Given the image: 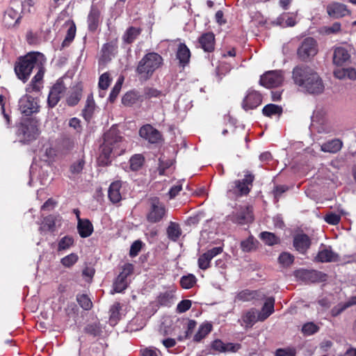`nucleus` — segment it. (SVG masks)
Here are the masks:
<instances>
[{
	"label": "nucleus",
	"mask_w": 356,
	"mask_h": 356,
	"mask_svg": "<svg viewBox=\"0 0 356 356\" xmlns=\"http://www.w3.org/2000/svg\"><path fill=\"white\" fill-rule=\"evenodd\" d=\"M45 61L46 59L42 54L30 52L24 56L19 57L15 63V72L17 78L24 83L27 81L34 68L38 70L37 74L26 88L27 92L40 90L44 73V64Z\"/></svg>",
	"instance_id": "1"
},
{
	"label": "nucleus",
	"mask_w": 356,
	"mask_h": 356,
	"mask_svg": "<svg viewBox=\"0 0 356 356\" xmlns=\"http://www.w3.org/2000/svg\"><path fill=\"white\" fill-rule=\"evenodd\" d=\"M292 79L300 90L310 94H320L324 85L318 73L307 65H300L292 71Z\"/></svg>",
	"instance_id": "2"
},
{
	"label": "nucleus",
	"mask_w": 356,
	"mask_h": 356,
	"mask_svg": "<svg viewBox=\"0 0 356 356\" xmlns=\"http://www.w3.org/2000/svg\"><path fill=\"white\" fill-rule=\"evenodd\" d=\"M127 148V142L115 129H111L104 134V143L100 147L98 163L100 165H108L111 158L120 156Z\"/></svg>",
	"instance_id": "3"
},
{
	"label": "nucleus",
	"mask_w": 356,
	"mask_h": 356,
	"mask_svg": "<svg viewBox=\"0 0 356 356\" xmlns=\"http://www.w3.org/2000/svg\"><path fill=\"white\" fill-rule=\"evenodd\" d=\"M163 59L155 52L146 54L138 62L136 72L141 81L149 79L154 72L163 65Z\"/></svg>",
	"instance_id": "4"
},
{
	"label": "nucleus",
	"mask_w": 356,
	"mask_h": 356,
	"mask_svg": "<svg viewBox=\"0 0 356 356\" xmlns=\"http://www.w3.org/2000/svg\"><path fill=\"white\" fill-rule=\"evenodd\" d=\"M243 179L235 180L228 185L227 195L229 199H236L247 195L251 191L254 180V175L246 170Z\"/></svg>",
	"instance_id": "5"
},
{
	"label": "nucleus",
	"mask_w": 356,
	"mask_h": 356,
	"mask_svg": "<svg viewBox=\"0 0 356 356\" xmlns=\"http://www.w3.org/2000/svg\"><path fill=\"white\" fill-rule=\"evenodd\" d=\"M40 134L37 121L26 119L17 126V136L20 143L29 144L36 140Z\"/></svg>",
	"instance_id": "6"
},
{
	"label": "nucleus",
	"mask_w": 356,
	"mask_h": 356,
	"mask_svg": "<svg viewBox=\"0 0 356 356\" xmlns=\"http://www.w3.org/2000/svg\"><path fill=\"white\" fill-rule=\"evenodd\" d=\"M23 11V1L21 0L10 1L8 8L5 10L3 24L7 28L14 27L21 19Z\"/></svg>",
	"instance_id": "7"
},
{
	"label": "nucleus",
	"mask_w": 356,
	"mask_h": 356,
	"mask_svg": "<svg viewBox=\"0 0 356 356\" xmlns=\"http://www.w3.org/2000/svg\"><path fill=\"white\" fill-rule=\"evenodd\" d=\"M318 53V44L313 38H307L298 49V56L302 60H307Z\"/></svg>",
	"instance_id": "8"
},
{
	"label": "nucleus",
	"mask_w": 356,
	"mask_h": 356,
	"mask_svg": "<svg viewBox=\"0 0 356 356\" xmlns=\"http://www.w3.org/2000/svg\"><path fill=\"white\" fill-rule=\"evenodd\" d=\"M165 214V205L158 197L150 199V208L147 215V220L152 223L158 222L162 220Z\"/></svg>",
	"instance_id": "9"
},
{
	"label": "nucleus",
	"mask_w": 356,
	"mask_h": 356,
	"mask_svg": "<svg viewBox=\"0 0 356 356\" xmlns=\"http://www.w3.org/2000/svg\"><path fill=\"white\" fill-rule=\"evenodd\" d=\"M284 81L283 72L280 70H272L261 76L259 83L261 86L270 88L280 86Z\"/></svg>",
	"instance_id": "10"
},
{
	"label": "nucleus",
	"mask_w": 356,
	"mask_h": 356,
	"mask_svg": "<svg viewBox=\"0 0 356 356\" xmlns=\"http://www.w3.org/2000/svg\"><path fill=\"white\" fill-rule=\"evenodd\" d=\"M18 106L20 112L26 116L39 111V106L36 99L28 95H24L19 99Z\"/></svg>",
	"instance_id": "11"
},
{
	"label": "nucleus",
	"mask_w": 356,
	"mask_h": 356,
	"mask_svg": "<svg viewBox=\"0 0 356 356\" xmlns=\"http://www.w3.org/2000/svg\"><path fill=\"white\" fill-rule=\"evenodd\" d=\"M66 90V87L63 83L62 79H58L55 84L51 87L48 99L47 102L50 107L53 108L60 100L61 97L64 95Z\"/></svg>",
	"instance_id": "12"
},
{
	"label": "nucleus",
	"mask_w": 356,
	"mask_h": 356,
	"mask_svg": "<svg viewBox=\"0 0 356 356\" xmlns=\"http://www.w3.org/2000/svg\"><path fill=\"white\" fill-rule=\"evenodd\" d=\"M261 95L256 90L250 89L243 100L242 107L245 111L254 109L261 104Z\"/></svg>",
	"instance_id": "13"
},
{
	"label": "nucleus",
	"mask_w": 356,
	"mask_h": 356,
	"mask_svg": "<svg viewBox=\"0 0 356 356\" xmlns=\"http://www.w3.org/2000/svg\"><path fill=\"white\" fill-rule=\"evenodd\" d=\"M252 208L250 206L240 207V209L234 213L232 216V220L234 222L244 225L253 221Z\"/></svg>",
	"instance_id": "14"
},
{
	"label": "nucleus",
	"mask_w": 356,
	"mask_h": 356,
	"mask_svg": "<svg viewBox=\"0 0 356 356\" xmlns=\"http://www.w3.org/2000/svg\"><path fill=\"white\" fill-rule=\"evenodd\" d=\"M222 247H215L201 254L197 260L198 267L204 270L209 268L212 259L222 253Z\"/></svg>",
	"instance_id": "15"
},
{
	"label": "nucleus",
	"mask_w": 356,
	"mask_h": 356,
	"mask_svg": "<svg viewBox=\"0 0 356 356\" xmlns=\"http://www.w3.org/2000/svg\"><path fill=\"white\" fill-rule=\"evenodd\" d=\"M139 135L150 143H156L161 139V133L150 124H145L140 127Z\"/></svg>",
	"instance_id": "16"
},
{
	"label": "nucleus",
	"mask_w": 356,
	"mask_h": 356,
	"mask_svg": "<svg viewBox=\"0 0 356 356\" xmlns=\"http://www.w3.org/2000/svg\"><path fill=\"white\" fill-rule=\"evenodd\" d=\"M118 51L117 42L112 41L107 42L102 46L99 58V64H105L112 60Z\"/></svg>",
	"instance_id": "17"
},
{
	"label": "nucleus",
	"mask_w": 356,
	"mask_h": 356,
	"mask_svg": "<svg viewBox=\"0 0 356 356\" xmlns=\"http://www.w3.org/2000/svg\"><path fill=\"white\" fill-rule=\"evenodd\" d=\"M293 247L301 254H305L310 248L312 241L308 235L304 233H299L293 236Z\"/></svg>",
	"instance_id": "18"
},
{
	"label": "nucleus",
	"mask_w": 356,
	"mask_h": 356,
	"mask_svg": "<svg viewBox=\"0 0 356 356\" xmlns=\"http://www.w3.org/2000/svg\"><path fill=\"white\" fill-rule=\"evenodd\" d=\"M296 275L303 281L316 282L321 280L324 275L315 270L300 269L296 272Z\"/></svg>",
	"instance_id": "19"
},
{
	"label": "nucleus",
	"mask_w": 356,
	"mask_h": 356,
	"mask_svg": "<svg viewBox=\"0 0 356 356\" xmlns=\"http://www.w3.org/2000/svg\"><path fill=\"white\" fill-rule=\"evenodd\" d=\"M327 13L331 17L339 18L348 15L349 10L346 5L338 2H333L327 5Z\"/></svg>",
	"instance_id": "20"
},
{
	"label": "nucleus",
	"mask_w": 356,
	"mask_h": 356,
	"mask_svg": "<svg viewBox=\"0 0 356 356\" xmlns=\"http://www.w3.org/2000/svg\"><path fill=\"white\" fill-rule=\"evenodd\" d=\"M198 42L204 51L211 52L215 47V35L212 32L203 33L199 38Z\"/></svg>",
	"instance_id": "21"
},
{
	"label": "nucleus",
	"mask_w": 356,
	"mask_h": 356,
	"mask_svg": "<svg viewBox=\"0 0 356 356\" xmlns=\"http://www.w3.org/2000/svg\"><path fill=\"white\" fill-rule=\"evenodd\" d=\"M312 122L318 123L317 130L318 133L329 134L334 131L332 122L325 117L318 118V113L312 117Z\"/></svg>",
	"instance_id": "22"
},
{
	"label": "nucleus",
	"mask_w": 356,
	"mask_h": 356,
	"mask_svg": "<svg viewBox=\"0 0 356 356\" xmlns=\"http://www.w3.org/2000/svg\"><path fill=\"white\" fill-rule=\"evenodd\" d=\"M350 54L349 51L343 47H337L334 49L333 63L341 66L349 60Z\"/></svg>",
	"instance_id": "23"
},
{
	"label": "nucleus",
	"mask_w": 356,
	"mask_h": 356,
	"mask_svg": "<svg viewBox=\"0 0 356 356\" xmlns=\"http://www.w3.org/2000/svg\"><path fill=\"white\" fill-rule=\"evenodd\" d=\"M272 23L282 28L293 26L296 24V15L293 13H283Z\"/></svg>",
	"instance_id": "24"
},
{
	"label": "nucleus",
	"mask_w": 356,
	"mask_h": 356,
	"mask_svg": "<svg viewBox=\"0 0 356 356\" xmlns=\"http://www.w3.org/2000/svg\"><path fill=\"white\" fill-rule=\"evenodd\" d=\"M78 233L81 238L90 236L94 230L92 222L87 218L79 219L77 222Z\"/></svg>",
	"instance_id": "25"
},
{
	"label": "nucleus",
	"mask_w": 356,
	"mask_h": 356,
	"mask_svg": "<svg viewBox=\"0 0 356 356\" xmlns=\"http://www.w3.org/2000/svg\"><path fill=\"white\" fill-rule=\"evenodd\" d=\"M275 298L268 297L266 298L261 312L258 314V320L264 321L274 312Z\"/></svg>",
	"instance_id": "26"
},
{
	"label": "nucleus",
	"mask_w": 356,
	"mask_h": 356,
	"mask_svg": "<svg viewBox=\"0 0 356 356\" xmlns=\"http://www.w3.org/2000/svg\"><path fill=\"white\" fill-rule=\"evenodd\" d=\"M337 259L338 255L332 250L331 248H323L319 250L316 257V260L322 263L333 262L337 261Z\"/></svg>",
	"instance_id": "27"
},
{
	"label": "nucleus",
	"mask_w": 356,
	"mask_h": 356,
	"mask_svg": "<svg viewBox=\"0 0 356 356\" xmlns=\"http://www.w3.org/2000/svg\"><path fill=\"white\" fill-rule=\"evenodd\" d=\"M179 65L183 67L188 64L191 58V51L184 43H180L176 54Z\"/></svg>",
	"instance_id": "28"
},
{
	"label": "nucleus",
	"mask_w": 356,
	"mask_h": 356,
	"mask_svg": "<svg viewBox=\"0 0 356 356\" xmlns=\"http://www.w3.org/2000/svg\"><path fill=\"white\" fill-rule=\"evenodd\" d=\"M343 147V142L339 139H332L323 143L321 145V150L324 152L335 154Z\"/></svg>",
	"instance_id": "29"
},
{
	"label": "nucleus",
	"mask_w": 356,
	"mask_h": 356,
	"mask_svg": "<svg viewBox=\"0 0 356 356\" xmlns=\"http://www.w3.org/2000/svg\"><path fill=\"white\" fill-rule=\"evenodd\" d=\"M258 321L257 311L254 309H251L242 314L239 322H241V325H245L246 327H251Z\"/></svg>",
	"instance_id": "30"
},
{
	"label": "nucleus",
	"mask_w": 356,
	"mask_h": 356,
	"mask_svg": "<svg viewBox=\"0 0 356 356\" xmlns=\"http://www.w3.org/2000/svg\"><path fill=\"white\" fill-rule=\"evenodd\" d=\"M122 183L120 181L113 182L108 188V198L113 203H118L122 199L120 189Z\"/></svg>",
	"instance_id": "31"
},
{
	"label": "nucleus",
	"mask_w": 356,
	"mask_h": 356,
	"mask_svg": "<svg viewBox=\"0 0 356 356\" xmlns=\"http://www.w3.org/2000/svg\"><path fill=\"white\" fill-rule=\"evenodd\" d=\"M82 97V88L76 86L71 89L66 97V102L68 106H74L81 100Z\"/></svg>",
	"instance_id": "32"
},
{
	"label": "nucleus",
	"mask_w": 356,
	"mask_h": 356,
	"mask_svg": "<svg viewBox=\"0 0 356 356\" xmlns=\"http://www.w3.org/2000/svg\"><path fill=\"white\" fill-rule=\"evenodd\" d=\"M99 10L96 6H92L88 16V29L90 31H94L97 29L99 24Z\"/></svg>",
	"instance_id": "33"
},
{
	"label": "nucleus",
	"mask_w": 356,
	"mask_h": 356,
	"mask_svg": "<svg viewBox=\"0 0 356 356\" xmlns=\"http://www.w3.org/2000/svg\"><path fill=\"white\" fill-rule=\"evenodd\" d=\"M58 218H60V216L54 215H49L44 218L42 225L39 228L40 232H54Z\"/></svg>",
	"instance_id": "34"
},
{
	"label": "nucleus",
	"mask_w": 356,
	"mask_h": 356,
	"mask_svg": "<svg viewBox=\"0 0 356 356\" xmlns=\"http://www.w3.org/2000/svg\"><path fill=\"white\" fill-rule=\"evenodd\" d=\"M95 110V103L92 95L87 97L86 103L82 111V115L86 121H90Z\"/></svg>",
	"instance_id": "35"
},
{
	"label": "nucleus",
	"mask_w": 356,
	"mask_h": 356,
	"mask_svg": "<svg viewBox=\"0 0 356 356\" xmlns=\"http://www.w3.org/2000/svg\"><path fill=\"white\" fill-rule=\"evenodd\" d=\"M145 157L141 154H134L129 159V168L133 172L140 170L145 163Z\"/></svg>",
	"instance_id": "36"
},
{
	"label": "nucleus",
	"mask_w": 356,
	"mask_h": 356,
	"mask_svg": "<svg viewBox=\"0 0 356 356\" xmlns=\"http://www.w3.org/2000/svg\"><path fill=\"white\" fill-rule=\"evenodd\" d=\"M258 292L257 291H250L245 289L238 292L235 296V301L248 302L257 298Z\"/></svg>",
	"instance_id": "37"
},
{
	"label": "nucleus",
	"mask_w": 356,
	"mask_h": 356,
	"mask_svg": "<svg viewBox=\"0 0 356 356\" xmlns=\"http://www.w3.org/2000/svg\"><path fill=\"white\" fill-rule=\"evenodd\" d=\"M167 234L169 239L177 241L181 234V229L179 224L170 222L167 228Z\"/></svg>",
	"instance_id": "38"
},
{
	"label": "nucleus",
	"mask_w": 356,
	"mask_h": 356,
	"mask_svg": "<svg viewBox=\"0 0 356 356\" xmlns=\"http://www.w3.org/2000/svg\"><path fill=\"white\" fill-rule=\"evenodd\" d=\"M282 111V106L273 104H267L262 109L263 114L265 116L270 118L273 116L280 117Z\"/></svg>",
	"instance_id": "39"
},
{
	"label": "nucleus",
	"mask_w": 356,
	"mask_h": 356,
	"mask_svg": "<svg viewBox=\"0 0 356 356\" xmlns=\"http://www.w3.org/2000/svg\"><path fill=\"white\" fill-rule=\"evenodd\" d=\"M140 29L131 26L129 29H127V31H125L124 34L122 36V40L125 43L131 44L140 34Z\"/></svg>",
	"instance_id": "40"
},
{
	"label": "nucleus",
	"mask_w": 356,
	"mask_h": 356,
	"mask_svg": "<svg viewBox=\"0 0 356 356\" xmlns=\"http://www.w3.org/2000/svg\"><path fill=\"white\" fill-rule=\"evenodd\" d=\"M85 165V161L83 159H79L77 161H74L70 167V172L69 175L70 179H72L76 177V175L81 173Z\"/></svg>",
	"instance_id": "41"
},
{
	"label": "nucleus",
	"mask_w": 356,
	"mask_h": 356,
	"mask_svg": "<svg viewBox=\"0 0 356 356\" xmlns=\"http://www.w3.org/2000/svg\"><path fill=\"white\" fill-rule=\"evenodd\" d=\"M212 330V325L209 323L202 324L197 332L195 334L193 340L196 342L200 341L202 339H204L207 334H209Z\"/></svg>",
	"instance_id": "42"
},
{
	"label": "nucleus",
	"mask_w": 356,
	"mask_h": 356,
	"mask_svg": "<svg viewBox=\"0 0 356 356\" xmlns=\"http://www.w3.org/2000/svg\"><path fill=\"white\" fill-rule=\"evenodd\" d=\"M69 27L66 36L62 43L63 47L68 46L74 40L76 35V26L73 22L68 23Z\"/></svg>",
	"instance_id": "43"
},
{
	"label": "nucleus",
	"mask_w": 356,
	"mask_h": 356,
	"mask_svg": "<svg viewBox=\"0 0 356 356\" xmlns=\"http://www.w3.org/2000/svg\"><path fill=\"white\" fill-rule=\"evenodd\" d=\"M261 239L268 245H273L280 242L279 238L273 233L263 232L260 234Z\"/></svg>",
	"instance_id": "44"
},
{
	"label": "nucleus",
	"mask_w": 356,
	"mask_h": 356,
	"mask_svg": "<svg viewBox=\"0 0 356 356\" xmlns=\"http://www.w3.org/2000/svg\"><path fill=\"white\" fill-rule=\"evenodd\" d=\"M138 99V96L135 92H127L122 98V103L126 106H131Z\"/></svg>",
	"instance_id": "45"
},
{
	"label": "nucleus",
	"mask_w": 356,
	"mask_h": 356,
	"mask_svg": "<svg viewBox=\"0 0 356 356\" xmlns=\"http://www.w3.org/2000/svg\"><path fill=\"white\" fill-rule=\"evenodd\" d=\"M159 305L165 307H170L173 303V296L169 292L161 293L157 298Z\"/></svg>",
	"instance_id": "46"
},
{
	"label": "nucleus",
	"mask_w": 356,
	"mask_h": 356,
	"mask_svg": "<svg viewBox=\"0 0 356 356\" xmlns=\"http://www.w3.org/2000/svg\"><path fill=\"white\" fill-rule=\"evenodd\" d=\"M257 241L253 236H249L247 239L241 241V248L243 252H251L256 248Z\"/></svg>",
	"instance_id": "47"
},
{
	"label": "nucleus",
	"mask_w": 356,
	"mask_h": 356,
	"mask_svg": "<svg viewBox=\"0 0 356 356\" xmlns=\"http://www.w3.org/2000/svg\"><path fill=\"white\" fill-rule=\"evenodd\" d=\"M127 287V278H124L120 275L115 279L113 283V291L115 293H121Z\"/></svg>",
	"instance_id": "48"
},
{
	"label": "nucleus",
	"mask_w": 356,
	"mask_h": 356,
	"mask_svg": "<svg viewBox=\"0 0 356 356\" xmlns=\"http://www.w3.org/2000/svg\"><path fill=\"white\" fill-rule=\"evenodd\" d=\"M196 281L197 280L195 276L192 274H189L181 277L180 280V284L184 289H188L194 286Z\"/></svg>",
	"instance_id": "49"
},
{
	"label": "nucleus",
	"mask_w": 356,
	"mask_h": 356,
	"mask_svg": "<svg viewBox=\"0 0 356 356\" xmlns=\"http://www.w3.org/2000/svg\"><path fill=\"white\" fill-rule=\"evenodd\" d=\"M79 259V257L76 253H71L61 259V264L66 267L70 268L74 265Z\"/></svg>",
	"instance_id": "50"
},
{
	"label": "nucleus",
	"mask_w": 356,
	"mask_h": 356,
	"mask_svg": "<svg viewBox=\"0 0 356 356\" xmlns=\"http://www.w3.org/2000/svg\"><path fill=\"white\" fill-rule=\"evenodd\" d=\"M74 244V238L70 236H65L58 242V251L69 249Z\"/></svg>",
	"instance_id": "51"
},
{
	"label": "nucleus",
	"mask_w": 356,
	"mask_h": 356,
	"mask_svg": "<svg viewBox=\"0 0 356 356\" xmlns=\"http://www.w3.org/2000/svg\"><path fill=\"white\" fill-rule=\"evenodd\" d=\"M319 330V327L313 322L305 323L302 327V332L305 335H312Z\"/></svg>",
	"instance_id": "52"
},
{
	"label": "nucleus",
	"mask_w": 356,
	"mask_h": 356,
	"mask_svg": "<svg viewBox=\"0 0 356 356\" xmlns=\"http://www.w3.org/2000/svg\"><path fill=\"white\" fill-rule=\"evenodd\" d=\"M123 80V77H120L117 82L115 83L114 87L113 88L108 97L109 101L111 102H113L117 98L118 95H119L122 88Z\"/></svg>",
	"instance_id": "53"
},
{
	"label": "nucleus",
	"mask_w": 356,
	"mask_h": 356,
	"mask_svg": "<svg viewBox=\"0 0 356 356\" xmlns=\"http://www.w3.org/2000/svg\"><path fill=\"white\" fill-rule=\"evenodd\" d=\"M77 301L79 305L85 310H88L92 307V302L87 295L81 294L77 296Z\"/></svg>",
	"instance_id": "54"
},
{
	"label": "nucleus",
	"mask_w": 356,
	"mask_h": 356,
	"mask_svg": "<svg viewBox=\"0 0 356 356\" xmlns=\"http://www.w3.org/2000/svg\"><path fill=\"white\" fill-rule=\"evenodd\" d=\"M121 310V305L120 302H115L110 309V320L115 321L120 318V311Z\"/></svg>",
	"instance_id": "55"
},
{
	"label": "nucleus",
	"mask_w": 356,
	"mask_h": 356,
	"mask_svg": "<svg viewBox=\"0 0 356 356\" xmlns=\"http://www.w3.org/2000/svg\"><path fill=\"white\" fill-rule=\"evenodd\" d=\"M111 82V79L108 72L103 73L99 79V87L102 90H106Z\"/></svg>",
	"instance_id": "56"
},
{
	"label": "nucleus",
	"mask_w": 356,
	"mask_h": 356,
	"mask_svg": "<svg viewBox=\"0 0 356 356\" xmlns=\"http://www.w3.org/2000/svg\"><path fill=\"white\" fill-rule=\"evenodd\" d=\"M294 257L288 252H282L278 257L279 262L284 266H289L293 262Z\"/></svg>",
	"instance_id": "57"
},
{
	"label": "nucleus",
	"mask_w": 356,
	"mask_h": 356,
	"mask_svg": "<svg viewBox=\"0 0 356 356\" xmlns=\"http://www.w3.org/2000/svg\"><path fill=\"white\" fill-rule=\"evenodd\" d=\"M324 220L330 225H336L340 222L341 215L330 212L324 216Z\"/></svg>",
	"instance_id": "58"
},
{
	"label": "nucleus",
	"mask_w": 356,
	"mask_h": 356,
	"mask_svg": "<svg viewBox=\"0 0 356 356\" xmlns=\"http://www.w3.org/2000/svg\"><path fill=\"white\" fill-rule=\"evenodd\" d=\"M348 307H349L347 301L345 302H341L332 309L331 314L332 316H337L338 315H339L341 313H342L344 310H346Z\"/></svg>",
	"instance_id": "59"
},
{
	"label": "nucleus",
	"mask_w": 356,
	"mask_h": 356,
	"mask_svg": "<svg viewBox=\"0 0 356 356\" xmlns=\"http://www.w3.org/2000/svg\"><path fill=\"white\" fill-rule=\"evenodd\" d=\"M192 305V302L190 300H181L177 307V312L178 313H184L188 311Z\"/></svg>",
	"instance_id": "60"
},
{
	"label": "nucleus",
	"mask_w": 356,
	"mask_h": 356,
	"mask_svg": "<svg viewBox=\"0 0 356 356\" xmlns=\"http://www.w3.org/2000/svg\"><path fill=\"white\" fill-rule=\"evenodd\" d=\"M142 245L140 241H134L131 245L129 255L132 257L137 256L142 248Z\"/></svg>",
	"instance_id": "61"
},
{
	"label": "nucleus",
	"mask_w": 356,
	"mask_h": 356,
	"mask_svg": "<svg viewBox=\"0 0 356 356\" xmlns=\"http://www.w3.org/2000/svg\"><path fill=\"white\" fill-rule=\"evenodd\" d=\"M85 331L93 336H97L101 333V329L96 323L88 325L85 327Z\"/></svg>",
	"instance_id": "62"
},
{
	"label": "nucleus",
	"mask_w": 356,
	"mask_h": 356,
	"mask_svg": "<svg viewBox=\"0 0 356 356\" xmlns=\"http://www.w3.org/2000/svg\"><path fill=\"white\" fill-rule=\"evenodd\" d=\"M275 356H296L293 348H279L275 352Z\"/></svg>",
	"instance_id": "63"
},
{
	"label": "nucleus",
	"mask_w": 356,
	"mask_h": 356,
	"mask_svg": "<svg viewBox=\"0 0 356 356\" xmlns=\"http://www.w3.org/2000/svg\"><path fill=\"white\" fill-rule=\"evenodd\" d=\"M26 40L29 44H37L40 43V38L37 33L29 31L26 33Z\"/></svg>",
	"instance_id": "64"
}]
</instances>
